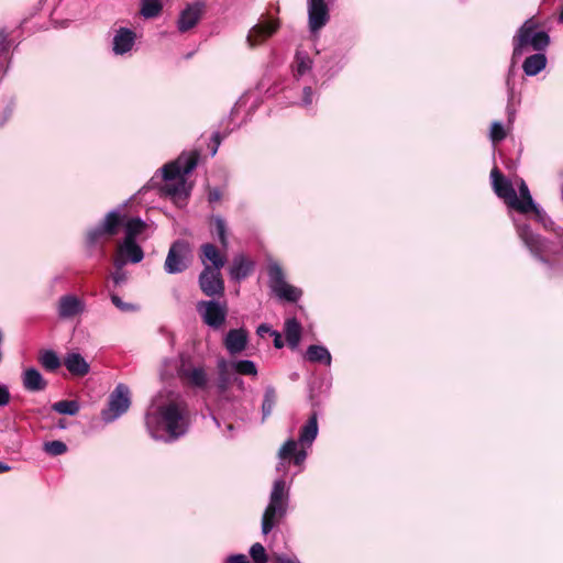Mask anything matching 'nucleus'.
I'll return each mask as SVG.
<instances>
[{
	"label": "nucleus",
	"mask_w": 563,
	"mask_h": 563,
	"mask_svg": "<svg viewBox=\"0 0 563 563\" xmlns=\"http://www.w3.org/2000/svg\"><path fill=\"white\" fill-rule=\"evenodd\" d=\"M490 178L495 194L509 207L516 191L511 181L503 175L498 167L492 169Z\"/></svg>",
	"instance_id": "obj_14"
},
{
	"label": "nucleus",
	"mask_w": 563,
	"mask_h": 563,
	"mask_svg": "<svg viewBox=\"0 0 563 563\" xmlns=\"http://www.w3.org/2000/svg\"><path fill=\"white\" fill-rule=\"evenodd\" d=\"M135 41V33L129 29L121 27L113 37V52L123 55L132 49Z\"/></svg>",
	"instance_id": "obj_21"
},
{
	"label": "nucleus",
	"mask_w": 563,
	"mask_h": 563,
	"mask_svg": "<svg viewBox=\"0 0 563 563\" xmlns=\"http://www.w3.org/2000/svg\"><path fill=\"white\" fill-rule=\"evenodd\" d=\"M122 228L125 229L124 239L135 241L136 236L145 230L146 224L140 218H129L120 210H112L106 213L98 225L87 230L86 241L89 245L103 244L118 235Z\"/></svg>",
	"instance_id": "obj_1"
},
{
	"label": "nucleus",
	"mask_w": 563,
	"mask_h": 563,
	"mask_svg": "<svg viewBox=\"0 0 563 563\" xmlns=\"http://www.w3.org/2000/svg\"><path fill=\"white\" fill-rule=\"evenodd\" d=\"M227 563H249V560L244 554H235L229 556Z\"/></svg>",
	"instance_id": "obj_49"
},
{
	"label": "nucleus",
	"mask_w": 563,
	"mask_h": 563,
	"mask_svg": "<svg viewBox=\"0 0 563 563\" xmlns=\"http://www.w3.org/2000/svg\"><path fill=\"white\" fill-rule=\"evenodd\" d=\"M269 504H274L279 507H287V492L286 484L284 481H276L271 493Z\"/></svg>",
	"instance_id": "obj_31"
},
{
	"label": "nucleus",
	"mask_w": 563,
	"mask_h": 563,
	"mask_svg": "<svg viewBox=\"0 0 563 563\" xmlns=\"http://www.w3.org/2000/svg\"><path fill=\"white\" fill-rule=\"evenodd\" d=\"M318 434V419L317 413L313 412L299 433V441L302 445H310Z\"/></svg>",
	"instance_id": "obj_29"
},
{
	"label": "nucleus",
	"mask_w": 563,
	"mask_h": 563,
	"mask_svg": "<svg viewBox=\"0 0 563 563\" xmlns=\"http://www.w3.org/2000/svg\"><path fill=\"white\" fill-rule=\"evenodd\" d=\"M272 335L274 336V346L276 349H282L284 346V340L279 332L272 331Z\"/></svg>",
	"instance_id": "obj_50"
},
{
	"label": "nucleus",
	"mask_w": 563,
	"mask_h": 563,
	"mask_svg": "<svg viewBox=\"0 0 563 563\" xmlns=\"http://www.w3.org/2000/svg\"><path fill=\"white\" fill-rule=\"evenodd\" d=\"M247 344V331L244 329H232L227 333L224 346L230 354L235 355L245 350Z\"/></svg>",
	"instance_id": "obj_19"
},
{
	"label": "nucleus",
	"mask_w": 563,
	"mask_h": 563,
	"mask_svg": "<svg viewBox=\"0 0 563 563\" xmlns=\"http://www.w3.org/2000/svg\"><path fill=\"white\" fill-rule=\"evenodd\" d=\"M276 401H277L276 389L273 386H267L265 388L263 404H262L263 420H265L267 417H269L272 415L273 409L276 405Z\"/></svg>",
	"instance_id": "obj_32"
},
{
	"label": "nucleus",
	"mask_w": 563,
	"mask_h": 563,
	"mask_svg": "<svg viewBox=\"0 0 563 563\" xmlns=\"http://www.w3.org/2000/svg\"><path fill=\"white\" fill-rule=\"evenodd\" d=\"M507 136L506 131L500 122H493L490 126V140L494 144H497L505 140Z\"/></svg>",
	"instance_id": "obj_42"
},
{
	"label": "nucleus",
	"mask_w": 563,
	"mask_h": 563,
	"mask_svg": "<svg viewBox=\"0 0 563 563\" xmlns=\"http://www.w3.org/2000/svg\"><path fill=\"white\" fill-rule=\"evenodd\" d=\"M271 561L273 563H300L296 556H288L279 553H273L271 555Z\"/></svg>",
	"instance_id": "obj_44"
},
{
	"label": "nucleus",
	"mask_w": 563,
	"mask_h": 563,
	"mask_svg": "<svg viewBox=\"0 0 563 563\" xmlns=\"http://www.w3.org/2000/svg\"><path fill=\"white\" fill-rule=\"evenodd\" d=\"M197 310L201 314L202 321L213 328L219 329L225 322L228 309L214 300H202L198 302Z\"/></svg>",
	"instance_id": "obj_8"
},
{
	"label": "nucleus",
	"mask_w": 563,
	"mask_h": 563,
	"mask_svg": "<svg viewBox=\"0 0 563 563\" xmlns=\"http://www.w3.org/2000/svg\"><path fill=\"white\" fill-rule=\"evenodd\" d=\"M284 332L287 344L290 349H296L301 340L302 327L296 318L285 321Z\"/></svg>",
	"instance_id": "obj_26"
},
{
	"label": "nucleus",
	"mask_w": 563,
	"mask_h": 563,
	"mask_svg": "<svg viewBox=\"0 0 563 563\" xmlns=\"http://www.w3.org/2000/svg\"><path fill=\"white\" fill-rule=\"evenodd\" d=\"M285 512V507L268 504L262 518L263 533L267 534L275 527V525L284 517Z\"/></svg>",
	"instance_id": "obj_24"
},
{
	"label": "nucleus",
	"mask_w": 563,
	"mask_h": 563,
	"mask_svg": "<svg viewBox=\"0 0 563 563\" xmlns=\"http://www.w3.org/2000/svg\"><path fill=\"white\" fill-rule=\"evenodd\" d=\"M560 21L563 23V8H562V11H561V14H560Z\"/></svg>",
	"instance_id": "obj_55"
},
{
	"label": "nucleus",
	"mask_w": 563,
	"mask_h": 563,
	"mask_svg": "<svg viewBox=\"0 0 563 563\" xmlns=\"http://www.w3.org/2000/svg\"><path fill=\"white\" fill-rule=\"evenodd\" d=\"M44 451L52 456H57L67 452V445L63 441L54 440L44 443Z\"/></svg>",
	"instance_id": "obj_38"
},
{
	"label": "nucleus",
	"mask_w": 563,
	"mask_h": 563,
	"mask_svg": "<svg viewBox=\"0 0 563 563\" xmlns=\"http://www.w3.org/2000/svg\"><path fill=\"white\" fill-rule=\"evenodd\" d=\"M539 22L534 18L528 19L517 31L512 38L514 57L521 56L528 47L542 52L550 45V36L544 31H537Z\"/></svg>",
	"instance_id": "obj_4"
},
{
	"label": "nucleus",
	"mask_w": 563,
	"mask_h": 563,
	"mask_svg": "<svg viewBox=\"0 0 563 563\" xmlns=\"http://www.w3.org/2000/svg\"><path fill=\"white\" fill-rule=\"evenodd\" d=\"M233 367L236 373L240 375H247V376H256L257 375V368L253 361L249 360H241L233 364Z\"/></svg>",
	"instance_id": "obj_37"
},
{
	"label": "nucleus",
	"mask_w": 563,
	"mask_h": 563,
	"mask_svg": "<svg viewBox=\"0 0 563 563\" xmlns=\"http://www.w3.org/2000/svg\"><path fill=\"white\" fill-rule=\"evenodd\" d=\"M113 265L115 267L114 273L112 274V279L115 285H120L126 279V274L123 271V266L125 265L124 258H113Z\"/></svg>",
	"instance_id": "obj_41"
},
{
	"label": "nucleus",
	"mask_w": 563,
	"mask_h": 563,
	"mask_svg": "<svg viewBox=\"0 0 563 563\" xmlns=\"http://www.w3.org/2000/svg\"><path fill=\"white\" fill-rule=\"evenodd\" d=\"M296 75L302 76L311 68V59L307 54L297 53L296 54Z\"/></svg>",
	"instance_id": "obj_39"
},
{
	"label": "nucleus",
	"mask_w": 563,
	"mask_h": 563,
	"mask_svg": "<svg viewBox=\"0 0 563 563\" xmlns=\"http://www.w3.org/2000/svg\"><path fill=\"white\" fill-rule=\"evenodd\" d=\"M11 47L10 32L7 29H0V55L7 56Z\"/></svg>",
	"instance_id": "obj_43"
},
{
	"label": "nucleus",
	"mask_w": 563,
	"mask_h": 563,
	"mask_svg": "<svg viewBox=\"0 0 563 563\" xmlns=\"http://www.w3.org/2000/svg\"><path fill=\"white\" fill-rule=\"evenodd\" d=\"M52 409L62 415L75 416L79 411V405L76 400H60L53 404Z\"/></svg>",
	"instance_id": "obj_35"
},
{
	"label": "nucleus",
	"mask_w": 563,
	"mask_h": 563,
	"mask_svg": "<svg viewBox=\"0 0 563 563\" xmlns=\"http://www.w3.org/2000/svg\"><path fill=\"white\" fill-rule=\"evenodd\" d=\"M254 271V262L243 254L234 256L232 264L229 268L230 277L233 280L240 282L249 277Z\"/></svg>",
	"instance_id": "obj_17"
},
{
	"label": "nucleus",
	"mask_w": 563,
	"mask_h": 563,
	"mask_svg": "<svg viewBox=\"0 0 563 563\" xmlns=\"http://www.w3.org/2000/svg\"><path fill=\"white\" fill-rule=\"evenodd\" d=\"M309 27L319 31L329 21V8L324 0H308Z\"/></svg>",
	"instance_id": "obj_12"
},
{
	"label": "nucleus",
	"mask_w": 563,
	"mask_h": 563,
	"mask_svg": "<svg viewBox=\"0 0 563 563\" xmlns=\"http://www.w3.org/2000/svg\"><path fill=\"white\" fill-rule=\"evenodd\" d=\"M144 257L142 247L133 240L124 239L121 244L118 245L117 254L114 258H124L125 263H140Z\"/></svg>",
	"instance_id": "obj_16"
},
{
	"label": "nucleus",
	"mask_w": 563,
	"mask_h": 563,
	"mask_svg": "<svg viewBox=\"0 0 563 563\" xmlns=\"http://www.w3.org/2000/svg\"><path fill=\"white\" fill-rule=\"evenodd\" d=\"M11 395L5 385H0V407L5 406L10 402Z\"/></svg>",
	"instance_id": "obj_47"
},
{
	"label": "nucleus",
	"mask_w": 563,
	"mask_h": 563,
	"mask_svg": "<svg viewBox=\"0 0 563 563\" xmlns=\"http://www.w3.org/2000/svg\"><path fill=\"white\" fill-rule=\"evenodd\" d=\"M199 287L208 297L223 296L225 287L221 271L211 269L210 265H205L199 275Z\"/></svg>",
	"instance_id": "obj_9"
},
{
	"label": "nucleus",
	"mask_w": 563,
	"mask_h": 563,
	"mask_svg": "<svg viewBox=\"0 0 563 563\" xmlns=\"http://www.w3.org/2000/svg\"><path fill=\"white\" fill-rule=\"evenodd\" d=\"M519 192L521 199L518 198L517 192L515 191V198H512L509 207L522 214L532 212L538 220H541L543 218V211L536 206L530 190L523 180H521L519 186Z\"/></svg>",
	"instance_id": "obj_10"
},
{
	"label": "nucleus",
	"mask_w": 563,
	"mask_h": 563,
	"mask_svg": "<svg viewBox=\"0 0 563 563\" xmlns=\"http://www.w3.org/2000/svg\"><path fill=\"white\" fill-rule=\"evenodd\" d=\"M520 238L532 253L538 254L542 251V242L540 235L534 234L529 229H523L520 232Z\"/></svg>",
	"instance_id": "obj_33"
},
{
	"label": "nucleus",
	"mask_w": 563,
	"mask_h": 563,
	"mask_svg": "<svg viewBox=\"0 0 563 563\" xmlns=\"http://www.w3.org/2000/svg\"><path fill=\"white\" fill-rule=\"evenodd\" d=\"M64 365L73 376L82 377L89 373L90 366L79 353H69L64 358Z\"/></svg>",
	"instance_id": "obj_22"
},
{
	"label": "nucleus",
	"mask_w": 563,
	"mask_h": 563,
	"mask_svg": "<svg viewBox=\"0 0 563 563\" xmlns=\"http://www.w3.org/2000/svg\"><path fill=\"white\" fill-rule=\"evenodd\" d=\"M220 198H221V195H220L219 190L214 189L209 192V201L210 202L218 201V200H220Z\"/></svg>",
	"instance_id": "obj_52"
},
{
	"label": "nucleus",
	"mask_w": 563,
	"mask_h": 563,
	"mask_svg": "<svg viewBox=\"0 0 563 563\" xmlns=\"http://www.w3.org/2000/svg\"><path fill=\"white\" fill-rule=\"evenodd\" d=\"M200 152L191 151L190 153H183L179 157L166 164L163 167V177L166 181L176 180V183H166L162 190L165 195L173 198L180 197L185 191V179L183 175L192 172L199 161Z\"/></svg>",
	"instance_id": "obj_3"
},
{
	"label": "nucleus",
	"mask_w": 563,
	"mask_h": 563,
	"mask_svg": "<svg viewBox=\"0 0 563 563\" xmlns=\"http://www.w3.org/2000/svg\"><path fill=\"white\" fill-rule=\"evenodd\" d=\"M279 29L278 20H272L254 25L247 35V43L251 47L263 43Z\"/></svg>",
	"instance_id": "obj_15"
},
{
	"label": "nucleus",
	"mask_w": 563,
	"mask_h": 563,
	"mask_svg": "<svg viewBox=\"0 0 563 563\" xmlns=\"http://www.w3.org/2000/svg\"><path fill=\"white\" fill-rule=\"evenodd\" d=\"M59 427H60V428H64V427H65V426H64V422H63L62 420L59 421Z\"/></svg>",
	"instance_id": "obj_56"
},
{
	"label": "nucleus",
	"mask_w": 563,
	"mask_h": 563,
	"mask_svg": "<svg viewBox=\"0 0 563 563\" xmlns=\"http://www.w3.org/2000/svg\"><path fill=\"white\" fill-rule=\"evenodd\" d=\"M305 357L310 363H321L327 366H330L332 361L331 354L328 351V349L325 346L316 344H312L307 349Z\"/></svg>",
	"instance_id": "obj_28"
},
{
	"label": "nucleus",
	"mask_w": 563,
	"mask_h": 563,
	"mask_svg": "<svg viewBox=\"0 0 563 563\" xmlns=\"http://www.w3.org/2000/svg\"><path fill=\"white\" fill-rule=\"evenodd\" d=\"M38 363L48 372H55L62 365L59 357L52 350L41 351L38 354Z\"/></svg>",
	"instance_id": "obj_30"
},
{
	"label": "nucleus",
	"mask_w": 563,
	"mask_h": 563,
	"mask_svg": "<svg viewBox=\"0 0 563 563\" xmlns=\"http://www.w3.org/2000/svg\"><path fill=\"white\" fill-rule=\"evenodd\" d=\"M219 373H220V384L219 387L224 390L228 386V377H227V364L224 361H221L219 364Z\"/></svg>",
	"instance_id": "obj_46"
},
{
	"label": "nucleus",
	"mask_w": 563,
	"mask_h": 563,
	"mask_svg": "<svg viewBox=\"0 0 563 563\" xmlns=\"http://www.w3.org/2000/svg\"><path fill=\"white\" fill-rule=\"evenodd\" d=\"M547 66V57L543 53H537L528 56L523 64L522 69L528 76H536Z\"/></svg>",
	"instance_id": "obj_27"
},
{
	"label": "nucleus",
	"mask_w": 563,
	"mask_h": 563,
	"mask_svg": "<svg viewBox=\"0 0 563 563\" xmlns=\"http://www.w3.org/2000/svg\"><path fill=\"white\" fill-rule=\"evenodd\" d=\"M228 429H229V430H233V424H231V423H230V424L228 426Z\"/></svg>",
	"instance_id": "obj_57"
},
{
	"label": "nucleus",
	"mask_w": 563,
	"mask_h": 563,
	"mask_svg": "<svg viewBox=\"0 0 563 563\" xmlns=\"http://www.w3.org/2000/svg\"><path fill=\"white\" fill-rule=\"evenodd\" d=\"M297 446V442L289 439L279 449L278 457L283 461H292L295 465L300 466L305 462L307 453L305 450H298Z\"/></svg>",
	"instance_id": "obj_20"
},
{
	"label": "nucleus",
	"mask_w": 563,
	"mask_h": 563,
	"mask_svg": "<svg viewBox=\"0 0 563 563\" xmlns=\"http://www.w3.org/2000/svg\"><path fill=\"white\" fill-rule=\"evenodd\" d=\"M203 2H195L188 4L179 14L177 26L180 32H187L191 30L201 20L205 12Z\"/></svg>",
	"instance_id": "obj_13"
},
{
	"label": "nucleus",
	"mask_w": 563,
	"mask_h": 563,
	"mask_svg": "<svg viewBox=\"0 0 563 563\" xmlns=\"http://www.w3.org/2000/svg\"><path fill=\"white\" fill-rule=\"evenodd\" d=\"M84 311V302L74 295L62 296L58 300V316L63 319L76 317Z\"/></svg>",
	"instance_id": "obj_18"
},
{
	"label": "nucleus",
	"mask_w": 563,
	"mask_h": 563,
	"mask_svg": "<svg viewBox=\"0 0 563 563\" xmlns=\"http://www.w3.org/2000/svg\"><path fill=\"white\" fill-rule=\"evenodd\" d=\"M201 251V261L205 265L206 261L211 263V269L221 271V268L225 264V258L219 252V250L211 243L202 244L200 247Z\"/></svg>",
	"instance_id": "obj_25"
},
{
	"label": "nucleus",
	"mask_w": 563,
	"mask_h": 563,
	"mask_svg": "<svg viewBox=\"0 0 563 563\" xmlns=\"http://www.w3.org/2000/svg\"><path fill=\"white\" fill-rule=\"evenodd\" d=\"M313 91L311 87H305L302 91V102L305 106L312 103Z\"/></svg>",
	"instance_id": "obj_48"
},
{
	"label": "nucleus",
	"mask_w": 563,
	"mask_h": 563,
	"mask_svg": "<svg viewBox=\"0 0 563 563\" xmlns=\"http://www.w3.org/2000/svg\"><path fill=\"white\" fill-rule=\"evenodd\" d=\"M272 331L273 330L271 329V327L268 324H266V323L260 324L257 330H256L257 334L261 335V336H264L265 333H271L272 334Z\"/></svg>",
	"instance_id": "obj_51"
},
{
	"label": "nucleus",
	"mask_w": 563,
	"mask_h": 563,
	"mask_svg": "<svg viewBox=\"0 0 563 563\" xmlns=\"http://www.w3.org/2000/svg\"><path fill=\"white\" fill-rule=\"evenodd\" d=\"M130 389L124 384H119L109 397V407L102 410V419L107 422H111L130 408Z\"/></svg>",
	"instance_id": "obj_6"
},
{
	"label": "nucleus",
	"mask_w": 563,
	"mask_h": 563,
	"mask_svg": "<svg viewBox=\"0 0 563 563\" xmlns=\"http://www.w3.org/2000/svg\"><path fill=\"white\" fill-rule=\"evenodd\" d=\"M189 253V244L184 240L175 241L165 260L164 269L168 274H178L187 269V255Z\"/></svg>",
	"instance_id": "obj_7"
},
{
	"label": "nucleus",
	"mask_w": 563,
	"mask_h": 563,
	"mask_svg": "<svg viewBox=\"0 0 563 563\" xmlns=\"http://www.w3.org/2000/svg\"><path fill=\"white\" fill-rule=\"evenodd\" d=\"M111 301L112 303L120 309L121 311H131L134 309V306L132 303L124 302L118 295L112 294L111 295Z\"/></svg>",
	"instance_id": "obj_45"
},
{
	"label": "nucleus",
	"mask_w": 563,
	"mask_h": 563,
	"mask_svg": "<svg viewBox=\"0 0 563 563\" xmlns=\"http://www.w3.org/2000/svg\"><path fill=\"white\" fill-rule=\"evenodd\" d=\"M177 373L180 380L188 386L197 388H205L207 386L208 380L203 367H195L189 361L181 360Z\"/></svg>",
	"instance_id": "obj_11"
},
{
	"label": "nucleus",
	"mask_w": 563,
	"mask_h": 563,
	"mask_svg": "<svg viewBox=\"0 0 563 563\" xmlns=\"http://www.w3.org/2000/svg\"><path fill=\"white\" fill-rule=\"evenodd\" d=\"M213 232L218 235L221 245L228 247L227 223L221 217H214L212 220Z\"/></svg>",
	"instance_id": "obj_36"
},
{
	"label": "nucleus",
	"mask_w": 563,
	"mask_h": 563,
	"mask_svg": "<svg viewBox=\"0 0 563 563\" xmlns=\"http://www.w3.org/2000/svg\"><path fill=\"white\" fill-rule=\"evenodd\" d=\"M163 4L161 0H142L141 14L145 19H153L161 14Z\"/></svg>",
	"instance_id": "obj_34"
},
{
	"label": "nucleus",
	"mask_w": 563,
	"mask_h": 563,
	"mask_svg": "<svg viewBox=\"0 0 563 563\" xmlns=\"http://www.w3.org/2000/svg\"><path fill=\"white\" fill-rule=\"evenodd\" d=\"M250 555L254 563H266L269 559L265 548L258 542L251 547Z\"/></svg>",
	"instance_id": "obj_40"
},
{
	"label": "nucleus",
	"mask_w": 563,
	"mask_h": 563,
	"mask_svg": "<svg viewBox=\"0 0 563 563\" xmlns=\"http://www.w3.org/2000/svg\"><path fill=\"white\" fill-rule=\"evenodd\" d=\"M212 140L214 141L216 145L218 146L220 144V134L219 133L213 134Z\"/></svg>",
	"instance_id": "obj_54"
},
{
	"label": "nucleus",
	"mask_w": 563,
	"mask_h": 563,
	"mask_svg": "<svg viewBox=\"0 0 563 563\" xmlns=\"http://www.w3.org/2000/svg\"><path fill=\"white\" fill-rule=\"evenodd\" d=\"M268 285L273 292L282 300L297 302L302 296V290L286 282L282 266L272 262L267 266Z\"/></svg>",
	"instance_id": "obj_5"
},
{
	"label": "nucleus",
	"mask_w": 563,
	"mask_h": 563,
	"mask_svg": "<svg viewBox=\"0 0 563 563\" xmlns=\"http://www.w3.org/2000/svg\"><path fill=\"white\" fill-rule=\"evenodd\" d=\"M23 387L29 391H42L46 388L47 382L34 367L26 368L22 375Z\"/></svg>",
	"instance_id": "obj_23"
},
{
	"label": "nucleus",
	"mask_w": 563,
	"mask_h": 563,
	"mask_svg": "<svg viewBox=\"0 0 563 563\" xmlns=\"http://www.w3.org/2000/svg\"><path fill=\"white\" fill-rule=\"evenodd\" d=\"M10 470H11V467H10L9 465H7V464H4V463L0 462V474H1V473H5V472H8V471H10Z\"/></svg>",
	"instance_id": "obj_53"
},
{
	"label": "nucleus",
	"mask_w": 563,
	"mask_h": 563,
	"mask_svg": "<svg viewBox=\"0 0 563 563\" xmlns=\"http://www.w3.org/2000/svg\"><path fill=\"white\" fill-rule=\"evenodd\" d=\"M157 423L170 441L184 437L191 424V412L184 400H170L157 408Z\"/></svg>",
	"instance_id": "obj_2"
}]
</instances>
